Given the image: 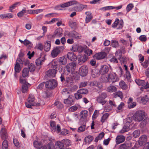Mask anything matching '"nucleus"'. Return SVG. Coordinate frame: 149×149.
Returning <instances> with one entry per match:
<instances>
[{"instance_id":"1","label":"nucleus","mask_w":149,"mask_h":149,"mask_svg":"<svg viewBox=\"0 0 149 149\" xmlns=\"http://www.w3.org/2000/svg\"><path fill=\"white\" fill-rule=\"evenodd\" d=\"M146 113L143 110H139L137 111L133 116V119L136 121L140 122L145 118Z\"/></svg>"},{"instance_id":"2","label":"nucleus","mask_w":149,"mask_h":149,"mask_svg":"<svg viewBox=\"0 0 149 149\" xmlns=\"http://www.w3.org/2000/svg\"><path fill=\"white\" fill-rule=\"evenodd\" d=\"M102 79H103V81L105 82L113 83L118 80L116 75L115 73H110L108 74L107 76H104Z\"/></svg>"},{"instance_id":"3","label":"nucleus","mask_w":149,"mask_h":149,"mask_svg":"<svg viewBox=\"0 0 149 149\" xmlns=\"http://www.w3.org/2000/svg\"><path fill=\"white\" fill-rule=\"evenodd\" d=\"M58 85L57 81L54 79H51L45 82V86L46 88L53 89L56 87Z\"/></svg>"},{"instance_id":"4","label":"nucleus","mask_w":149,"mask_h":149,"mask_svg":"<svg viewBox=\"0 0 149 149\" xmlns=\"http://www.w3.org/2000/svg\"><path fill=\"white\" fill-rule=\"evenodd\" d=\"M63 35V31L61 28H58L54 31V35H49L48 36V38L49 39L51 40L56 37H59L62 36Z\"/></svg>"},{"instance_id":"5","label":"nucleus","mask_w":149,"mask_h":149,"mask_svg":"<svg viewBox=\"0 0 149 149\" xmlns=\"http://www.w3.org/2000/svg\"><path fill=\"white\" fill-rule=\"evenodd\" d=\"M88 72V68L86 65H82L81 66L79 70V74L82 77L86 76Z\"/></svg>"},{"instance_id":"6","label":"nucleus","mask_w":149,"mask_h":149,"mask_svg":"<svg viewBox=\"0 0 149 149\" xmlns=\"http://www.w3.org/2000/svg\"><path fill=\"white\" fill-rule=\"evenodd\" d=\"M76 63L74 62H71L68 64L64 68L65 70L70 73L74 70L76 68Z\"/></svg>"},{"instance_id":"7","label":"nucleus","mask_w":149,"mask_h":149,"mask_svg":"<svg viewBox=\"0 0 149 149\" xmlns=\"http://www.w3.org/2000/svg\"><path fill=\"white\" fill-rule=\"evenodd\" d=\"M88 59V57L86 55H80L77 57L78 63L81 65L85 62Z\"/></svg>"},{"instance_id":"8","label":"nucleus","mask_w":149,"mask_h":149,"mask_svg":"<svg viewBox=\"0 0 149 149\" xmlns=\"http://www.w3.org/2000/svg\"><path fill=\"white\" fill-rule=\"evenodd\" d=\"M35 100V98L33 95L32 94H30L28 99V102L29 103L32 105V106H40V103H36L34 102Z\"/></svg>"},{"instance_id":"9","label":"nucleus","mask_w":149,"mask_h":149,"mask_svg":"<svg viewBox=\"0 0 149 149\" xmlns=\"http://www.w3.org/2000/svg\"><path fill=\"white\" fill-rule=\"evenodd\" d=\"M56 73V70L54 69H51L47 71L46 72L47 76L49 77H54Z\"/></svg>"},{"instance_id":"10","label":"nucleus","mask_w":149,"mask_h":149,"mask_svg":"<svg viewBox=\"0 0 149 149\" xmlns=\"http://www.w3.org/2000/svg\"><path fill=\"white\" fill-rule=\"evenodd\" d=\"M132 146V143L129 141L125 142L124 143L120 145L119 149H128Z\"/></svg>"},{"instance_id":"11","label":"nucleus","mask_w":149,"mask_h":149,"mask_svg":"<svg viewBox=\"0 0 149 149\" xmlns=\"http://www.w3.org/2000/svg\"><path fill=\"white\" fill-rule=\"evenodd\" d=\"M67 57L69 59L73 61H76L77 58L76 55L74 53L71 52L68 53Z\"/></svg>"},{"instance_id":"12","label":"nucleus","mask_w":149,"mask_h":149,"mask_svg":"<svg viewBox=\"0 0 149 149\" xmlns=\"http://www.w3.org/2000/svg\"><path fill=\"white\" fill-rule=\"evenodd\" d=\"M68 35L70 37L75 38L76 39H80L81 37L79 34L75 31H74L70 32Z\"/></svg>"},{"instance_id":"13","label":"nucleus","mask_w":149,"mask_h":149,"mask_svg":"<svg viewBox=\"0 0 149 149\" xmlns=\"http://www.w3.org/2000/svg\"><path fill=\"white\" fill-rule=\"evenodd\" d=\"M60 48L57 47L54 49L52 52L51 55L53 57H55L60 53Z\"/></svg>"},{"instance_id":"14","label":"nucleus","mask_w":149,"mask_h":149,"mask_svg":"<svg viewBox=\"0 0 149 149\" xmlns=\"http://www.w3.org/2000/svg\"><path fill=\"white\" fill-rule=\"evenodd\" d=\"M106 56V53L101 52L97 53L95 55V57L97 60L102 59L104 58Z\"/></svg>"},{"instance_id":"15","label":"nucleus","mask_w":149,"mask_h":149,"mask_svg":"<svg viewBox=\"0 0 149 149\" xmlns=\"http://www.w3.org/2000/svg\"><path fill=\"white\" fill-rule=\"evenodd\" d=\"M133 99L131 97H130L127 102L128 104V108L130 109L132 108L135 107L136 105V102H133Z\"/></svg>"},{"instance_id":"16","label":"nucleus","mask_w":149,"mask_h":149,"mask_svg":"<svg viewBox=\"0 0 149 149\" xmlns=\"http://www.w3.org/2000/svg\"><path fill=\"white\" fill-rule=\"evenodd\" d=\"M13 15L11 13H7L5 14H1L0 17L2 19H10L13 18Z\"/></svg>"},{"instance_id":"17","label":"nucleus","mask_w":149,"mask_h":149,"mask_svg":"<svg viewBox=\"0 0 149 149\" xmlns=\"http://www.w3.org/2000/svg\"><path fill=\"white\" fill-rule=\"evenodd\" d=\"M87 6L82 4H79L77 6L74 7V9L76 11H80L84 8H86Z\"/></svg>"},{"instance_id":"18","label":"nucleus","mask_w":149,"mask_h":149,"mask_svg":"<svg viewBox=\"0 0 149 149\" xmlns=\"http://www.w3.org/2000/svg\"><path fill=\"white\" fill-rule=\"evenodd\" d=\"M109 70V67L107 65H104L101 66L100 72L102 74H104L107 72Z\"/></svg>"},{"instance_id":"19","label":"nucleus","mask_w":149,"mask_h":149,"mask_svg":"<svg viewBox=\"0 0 149 149\" xmlns=\"http://www.w3.org/2000/svg\"><path fill=\"white\" fill-rule=\"evenodd\" d=\"M88 115V111L84 110L81 111L80 114V117L81 119H85L87 118Z\"/></svg>"},{"instance_id":"20","label":"nucleus","mask_w":149,"mask_h":149,"mask_svg":"<svg viewBox=\"0 0 149 149\" xmlns=\"http://www.w3.org/2000/svg\"><path fill=\"white\" fill-rule=\"evenodd\" d=\"M144 119L140 123V127H144L149 123V118L146 117V116Z\"/></svg>"},{"instance_id":"21","label":"nucleus","mask_w":149,"mask_h":149,"mask_svg":"<svg viewBox=\"0 0 149 149\" xmlns=\"http://www.w3.org/2000/svg\"><path fill=\"white\" fill-rule=\"evenodd\" d=\"M147 136L145 135L142 136L139 138V143L140 145H142L144 142H145L147 141Z\"/></svg>"},{"instance_id":"22","label":"nucleus","mask_w":149,"mask_h":149,"mask_svg":"<svg viewBox=\"0 0 149 149\" xmlns=\"http://www.w3.org/2000/svg\"><path fill=\"white\" fill-rule=\"evenodd\" d=\"M125 137L122 135L118 136L116 138V143L119 144L124 142L125 140Z\"/></svg>"},{"instance_id":"23","label":"nucleus","mask_w":149,"mask_h":149,"mask_svg":"<svg viewBox=\"0 0 149 149\" xmlns=\"http://www.w3.org/2000/svg\"><path fill=\"white\" fill-rule=\"evenodd\" d=\"M72 97V96H69L68 98L64 100V103L68 105H71L73 102Z\"/></svg>"},{"instance_id":"24","label":"nucleus","mask_w":149,"mask_h":149,"mask_svg":"<svg viewBox=\"0 0 149 149\" xmlns=\"http://www.w3.org/2000/svg\"><path fill=\"white\" fill-rule=\"evenodd\" d=\"M51 42L49 41H47L45 43L44 46V49L46 52L49 51L50 49Z\"/></svg>"},{"instance_id":"25","label":"nucleus","mask_w":149,"mask_h":149,"mask_svg":"<svg viewBox=\"0 0 149 149\" xmlns=\"http://www.w3.org/2000/svg\"><path fill=\"white\" fill-rule=\"evenodd\" d=\"M85 14L87 15L86 18L85 22L86 23H87L92 19V17L91 15V13L90 12H86Z\"/></svg>"},{"instance_id":"26","label":"nucleus","mask_w":149,"mask_h":149,"mask_svg":"<svg viewBox=\"0 0 149 149\" xmlns=\"http://www.w3.org/2000/svg\"><path fill=\"white\" fill-rule=\"evenodd\" d=\"M45 59L44 56L41 57L37 58L35 62L36 65H41L42 63L44 61Z\"/></svg>"},{"instance_id":"27","label":"nucleus","mask_w":149,"mask_h":149,"mask_svg":"<svg viewBox=\"0 0 149 149\" xmlns=\"http://www.w3.org/2000/svg\"><path fill=\"white\" fill-rule=\"evenodd\" d=\"M42 149H56L54 144L51 142L48 143L46 146H44Z\"/></svg>"},{"instance_id":"28","label":"nucleus","mask_w":149,"mask_h":149,"mask_svg":"<svg viewBox=\"0 0 149 149\" xmlns=\"http://www.w3.org/2000/svg\"><path fill=\"white\" fill-rule=\"evenodd\" d=\"M120 87L123 90H126L128 88V86L123 81H121L119 82Z\"/></svg>"},{"instance_id":"29","label":"nucleus","mask_w":149,"mask_h":149,"mask_svg":"<svg viewBox=\"0 0 149 149\" xmlns=\"http://www.w3.org/2000/svg\"><path fill=\"white\" fill-rule=\"evenodd\" d=\"M65 81L68 86L72 85L73 83V79L71 77H66Z\"/></svg>"},{"instance_id":"30","label":"nucleus","mask_w":149,"mask_h":149,"mask_svg":"<svg viewBox=\"0 0 149 149\" xmlns=\"http://www.w3.org/2000/svg\"><path fill=\"white\" fill-rule=\"evenodd\" d=\"M33 145L34 147L39 149H41L42 146L41 142L36 141L33 142Z\"/></svg>"},{"instance_id":"31","label":"nucleus","mask_w":149,"mask_h":149,"mask_svg":"<svg viewBox=\"0 0 149 149\" xmlns=\"http://www.w3.org/2000/svg\"><path fill=\"white\" fill-rule=\"evenodd\" d=\"M107 90L109 92H113L117 90L116 87L113 86H111L107 88Z\"/></svg>"},{"instance_id":"32","label":"nucleus","mask_w":149,"mask_h":149,"mask_svg":"<svg viewBox=\"0 0 149 149\" xmlns=\"http://www.w3.org/2000/svg\"><path fill=\"white\" fill-rule=\"evenodd\" d=\"M67 60L64 56H62L59 58V63L61 64L65 65L67 63Z\"/></svg>"},{"instance_id":"33","label":"nucleus","mask_w":149,"mask_h":149,"mask_svg":"<svg viewBox=\"0 0 149 149\" xmlns=\"http://www.w3.org/2000/svg\"><path fill=\"white\" fill-rule=\"evenodd\" d=\"M104 133L103 132H102L100 133L98 136H97L95 139V142H97L99 140H100L104 137Z\"/></svg>"},{"instance_id":"34","label":"nucleus","mask_w":149,"mask_h":149,"mask_svg":"<svg viewBox=\"0 0 149 149\" xmlns=\"http://www.w3.org/2000/svg\"><path fill=\"white\" fill-rule=\"evenodd\" d=\"M20 4V2H17L13 4L9 7L10 10V12H12V10L18 6Z\"/></svg>"},{"instance_id":"35","label":"nucleus","mask_w":149,"mask_h":149,"mask_svg":"<svg viewBox=\"0 0 149 149\" xmlns=\"http://www.w3.org/2000/svg\"><path fill=\"white\" fill-rule=\"evenodd\" d=\"M29 71L28 68H24L22 72V75L23 77H26L29 74Z\"/></svg>"},{"instance_id":"36","label":"nucleus","mask_w":149,"mask_h":149,"mask_svg":"<svg viewBox=\"0 0 149 149\" xmlns=\"http://www.w3.org/2000/svg\"><path fill=\"white\" fill-rule=\"evenodd\" d=\"M26 10L25 8L22 9V10L19 12L17 14V16L19 18L22 17L24 14L26 13Z\"/></svg>"},{"instance_id":"37","label":"nucleus","mask_w":149,"mask_h":149,"mask_svg":"<svg viewBox=\"0 0 149 149\" xmlns=\"http://www.w3.org/2000/svg\"><path fill=\"white\" fill-rule=\"evenodd\" d=\"M135 81L138 85L143 86V87L145 84V82L144 80L136 79Z\"/></svg>"},{"instance_id":"38","label":"nucleus","mask_w":149,"mask_h":149,"mask_svg":"<svg viewBox=\"0 0 149 149\" xmlns=\"http://www.w3.org/2000/svg\"><path fill=\"white\" fill-rule=\"evenodd\" d=\"M97 100L98 103L101 104L102 105H104L105 104L106 101L104 99L100 97H97Z\"/></svg>"},{"instance_id":"39","label":"nucleus","mask_w":149,"mask_h":149,"mask_svg":"<svg viewBox=\"0 0 149 149\" xmlns=\"http://www.w3.org/2000/svg\"><path fill=\"white\" fill-rule=\"evenodd\" d=\"M28 68L30 72L34 71L36 69L35 65L31 63L28 65Z\"/></svg>"},{"instance_id":"40","label":"nucleus","mask_w":149,"mask_h":149,"mask_svg":"<svg viewBox=\"0 0 149 149\" xmlns=\"http://www.w3.org/2000/svg\"><path fill=\"white\" fill-rule=\"evenodd\" d=\"M15 71L16 72H19L21 70L20 65L16 63L15 66Z\"/></svg>"},{"instance_id":"41","label":"nucleus","mask_w":149,"mask_h":149,"mask_svg":"<svg viewBox=\"0 0 149 149\" xmlns=\"http://www.w3.org/2000/svg\"><path fill=\"white\" fill-rule=\"evenodd\" d=\"M129 129V126L127 125H125L123 129L120 130V132L121 133H123L125 132L128 131Z\"/></svg>"},{"instance_id":"42","label":"nucleus","mask_w":149,"mask_h":149,"mask_svg":"<svg viewBox=\"0 0 149 149\" xmlns=\"http://www.w3.org/2000/svg\"><path fill=\"white\" fill-rule=\"evenodd\" d=\"M93 139V136L88 135L86 136L84 139L86 142H89L92 141Z\"/></svg>"},{"instance_id":"43","label":"nucleus","mask_w":149,"mask_h":149,"mask_svg":"<svg viewBox=\"0 0 149 149\" xmlns=\"http://www.w3.org/2000/svg\"><path fill=\"white\" fill-rule=\"evenodd\" d=\"M55 145L56 146V147L57 148H59V149L63 148L64 147V144H63V142L60 141H57Z\"/></svg>"},{"instance_id":"44","label":"nucleus","mask_w":149,"mask_h":149,"mask_svg":"<svg viewBox=\"0 0 149 149\" xmlns=\"http://www.w3.org/2000/svg\"><path fill=\"white\" fill-rule=\"evenodd\" d=\"M78 93L81 94H86L88 93V90L86 88H81L78 90Z\"/></svg>"},{"instance_id":"45","label":"nucleus","mask_w":149,"mask_h":149,"mask_svg":"<svg viewBox=\"0 0 149 149\" xmlns=\"http://www.w3.org/2000/svg\"><path fill=\"white\" fill-rule=\"evenodd\" d=\"M27 84H23L22 86V92L23 93H26L28 90V88Z\"/></svg>"},{"instance_id":"46","label":"nucleus","mask_w":149,"mask_h":149,"mask_svg":"<svg viewBox=\"0 0 149 149\" xmlns=\"http://www.w3.org/2000/svg\"><path fill=\"white\" fill-rule=\"evenodd\" d=\"M111 45L114 47H117L119 45L118 41L116 40H112Z\"/></svg>"},{"instance_id":"47","label":"nucleus","mask_w":149,"mask_h":149,"mask_svg":"<svg viewBox=\"0 0 149 149\" xmlns=\"http://www.w3.org/2000/svg\"><path fill=\"white\" fill-rule=\"evenodd\" d=\"M108 116L109 114L108 113H105L104 114L101 118V121L102 123L104 122L105 120L108 117Z\"/></svg>"},{"instance_id":"48","label":"nucleus","mask_w":149,"mask_h":149,"mask_svg":"<svg viewBox=\"0 0 149 149\" xmlns=\"http://www.w3.org/2000/svg\"><path fill=\"white\" fill-rule=\"evenodd\" d=\"M62 94L64 95H67L68 97L70 96L69 91L68 89L66 88L63 89L62 91Z\"/></svg>"},{"instance_id":"49","label":"nucleus","mask_w":149,"mask_h":149,"mask_svg":"<svg viewBox=\"0 0 149 149\" xmlns=\"http://www.w3.org/2000/svg\"><path fill=\"white\" fill-rule=\"evenodd\" d=\"M114 96L115 97H118L121 99L123 98V93L121 91H118L114 93Z\"/></svg>"},{"instance_id":"50","label":"nucleus","mask_w":149,"mask_h":149,"mask_svg":"<svg viewBox=\"0 0 149 149\" xmlns=\"http://www.w3.org/2000/svg\"><path fill=\"white\" fill-rule=\"evenodd\" d=\"M131 75L129 71H127L125 75V78L128 81H130L131 80Z\"/></svg>"},{"instance_id":"51","label":"nucleus","mask_w":149,"mask_h":149,"mask_svg":"<svg viewBox=\"0 0 149 149\" xmlns=\"http://www.w3.org/2000/svg\"><path fill=\"white\" fill-rule=\"evenodd\" d=\"M133 136L135 138H136L140 134V131L138 130H136L133 132Z\"/></svg>"},{"instance_id":"52","label":"nucleus","mask_w":149,"mask_h":149,"mask_svg":"<svg viewBox=\"0 0 149 149\" xmlns=\"http://www.w3.org/2000/svg\"><path fill=\"white\" fill-rule=\"evenodd\" d=\"M63 144H64L66 146H69L70 145V141L68 139H65L62 141Z\"/></svg>"},{"instance_id":"53","label":"nucleus","mask_w":149,"mask_h":149,"mask_svg":"<svg viewBox=\"0 0 149 149\" xmlns=\"http://www.w3.org/2000/svg\"><path fill=\"white\" fill-rule=\"evenodd\" d=\"M86 125H83L79 127L78 129V132H83L85 131Z\"/></svg>"},{"instance_id":"54","label":"nucleus","mask_w":149,"mask_h":149,"mask_svg":"<svg viewBox=\"0 0 149 149\" xmlns=\"http://www.w3.org/2000/svg\"><path fill=\"white\" fill-rule=\"evenodd\" d=\"M24 58H18L17 59L16 61V63H18L19 64H21L23 65L24 64Z\"/></svg>"},{"instance_id":"55","label":"nucleus","mask_w":149,"mask_h":149,"mask_svg":"<svg viewBox=\"0 0 149 149\" xmlns=\"http://www.w3.org/2000/svg\"><path fill=\"white\" fill-rule=\"evenodd\" d=\"M74 96L76 99L77 100L79 99L82 98V96L81 95L78 93V91H77V93L74 94Z\"/></svg>"},{"instance_id":"56","label":"nucleus","mask_w":149,"mask_h":149,"mask_svg":"<svg viewBox=\"0 0 149 149\" xmlns=\"http://www.w3.org/2000/svg\"><path fill=\"white\" fill-rule=\"evenodd\" d=\"M126 122L125 124L126 125L130 126L131 123L132 121V118L131 117H129L126 118Z\"/></svg>"},{"instance_id":"57","label":"nucleus","mask_w":149,"mask_h":149,"mask_svg":"<svg viewBox=\"0 0 149 149\" xmlns=\"http://www.w3.org/2000/svg\"><path fill=\"white\" fill-rule=\"evenodd\" d=\"M134 7L132 3L128 4L126 8V10L127 12L131 10Z\"/></svg>"},{"instance_id":"58","label":"nucleus","mask_w":149,"mask_h":149,"mask_svg":"<svg viewBox=\"0 0 149 149\" xmlns=\"http://www.w3.org/2000/svg\"><path fill=\"white\" fill-rule=\"evenodd\" d=\"M50 126L52 128V130L55 131L56 129L55 122L54 121L51 122L50 123Z\"/></svg>"},{"instance_id":"59","label":"nucleus","mask_w":149,"mask_h":149,"mask_svg":"<svg viewBox=\"0 0 149 149\" xmlns=\"http://www.w3.org/2000/svg\"><path fill=\"white\" fill-rule=\"evenodd\" d=\"M119 22V20L118 19H116L114 23L112 25V27L115 28L117 27Z\"/></svg>"},{"instance_id":"60","label":"nucleus","mask_w":149,"mask_h":149,"mask_svg":"<svg viewBox=\"0 0 149 149\" xmlns=\"http://www.w3.org/2000/svg\"><path fill=\"white\" fill-rule=\"evenodd\" d=\"M99 113V111L97 110H95L92 116V119L93 120L96 118L98 116V114Z\"/></svg>"},{"instance_id":"61","label":"nucleus","mask_w":149,"mask_h":149,"mask_svg":"<svg viewBox=\"0 0 149 149\" xmlns=\"http://www.w3.org/2000/svg\"><path fill=\"white\" fill-rule=\"evenodd\" d=\"M149 63V61L148 60H146L143 63H141V65L145 68H147L148 66V64Z\"/></svg>"},{"instance_id":"62","label":"nucleus","mask_w":149,"mask_h":149,"mask_svg":"<svg viewBox=\"0 0 149 149\" xmlns=\"http://www.w3.org/2000/svg\"><path fill=\"white\" fill-rule=\"evenodd\" d=\"M123 20H119V22L118 24V25L117 26V29H120L122 28L123 27Z\"/></svg>"},{"instance_id":"63","label":"nucleus","mask_w":149,"mask_h":149,"mask_svg":"<svg viewBox=\"0 0 149 149\" xmlns=\"http://www.w3.org/2000/svg\"><path fill=\"white\" fill-rule=\"evenodd\" d=\"M115 8V7L111 6H109L103 7L102 9L104 10H107L114 9Z\"/></svg>"},{"instance_id":"64","label":"nucleus","mask_w":149,"mask_h":149,"mask_svg":"<svg viewBox=\"0 0 149 149\" xmlns=\"http://www.w3.org/2000/svg\"><path fill=\"white\" fill-rule=\"evenodd\" d=\"M142 88L145 89L149 88V79L147 81L146 84H145L144 86L142 87Z\"/></svg>"}]
</instances>
